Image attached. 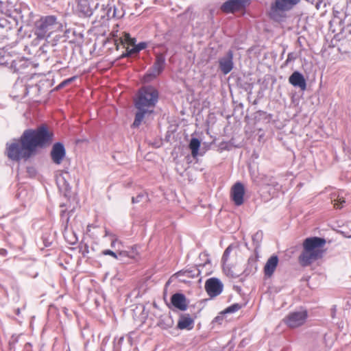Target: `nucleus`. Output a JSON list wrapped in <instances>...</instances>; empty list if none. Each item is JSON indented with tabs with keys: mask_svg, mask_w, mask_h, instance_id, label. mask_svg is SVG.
Segmentation results:
<instances>
[{
	"mask_svg": "<svg viewBox=\"0 0 351 351\" xmlns=\"http://www.w3.org/2000/svg\"><path fill=\"white\" fill-rule=\"evenodd\" d=\"M306 318V311H296L289 313L283 319V322L288 327L295 328L303 325L305 323Z\"/></svg>",
	"mask_w": 351,
	"mask_h": 351,
	"instance_id": "0eeeda50",
	"label": "nucleus"
},
{
	"mask_svg": "<svg viewBox=\"0 0 351 351\" xmlns=\"http://www.w3.org/2000/svg\"><path fill=\"white\" fill-rule=\"evenodd\" d=\"M165 64V57L162 54H158L154 65L145 75V80L149 82L158 76L162 71Z\"/></svg>",
	"mask_w": 351,
	"mask_h": 351,
	"instance_id": "1a4fd4ad",
	"label": "nucleus"
},
{
	"mask_svg": "<svg viewBox=\"0 0 351 351\" xmlns=\"http://www.w3.org/2000/svg\"><path fill=\"white\" fill-rule=\"evenodd\" d=\"M116 241H117L116 239L112 241V242H111V247H114L115 246Z\"/></svg>",
	"mask_w": 351,
	"mask_h": 351,
	"instance_id": "7c9ffc66",
	"label": "nucleus"
},
{
	"mask_svg": "<svg viewBox=\"0 0 351 351\" xmlns=\"http://www.w3.org/2000/svg\"><path fill=\"white\" fill-rule=\"evenodd\" d=\"M53 133L42 125L37 130H26L20 141L7 144V155L12 160L28 158L37 147H45L53 141Z\"/></svg>",
	"mask_w": 351,
	"mask_h": 351,
	"instance_id": "f257e3e1",
	"label": "nucleus"
},
{
	"mask_svg": "<svg viewBox=\"0 0 351 351\" xmlns=\"http://www.w3.org/2000/svg\"><path fill=\"white\" fill-rule=\"evenodd\" d=\"M301 0H274L270 5L269 16L277 22L287 17V13L297 5Z\"/></svg>",
	"mask_w": 351,
	"mask_h": 351,
	"instance_id": "39448f33",
	"label": "nucleus"
},
{
	"mask_svg": "<svg viewBox=\"0 0 351 351\" xmlns=\"http://www.w3.org/2000/svg\"><path fill=\"white\" fill-rule=\"evenodd\" d=\"M172 304L180 311H185L187 308L186 297L182 293H175L171 296Z\"/></svg>",
	"mask_w": 351,
	"mask_h": 351,
	"instance_id": "f3484780",
	"label": "nucleus"
},
{
	"mask_svg": "<svg viewBox=\"0 0 351 351\" xmlns=\"http://www.w3.org/2000/svg\"><path fill=\"white\" fill-rule=\"evenodd\" d=\"M232 250V247L231 245L228 246L226 250L224 251V253L222 256V263H223V271H226V263L228 260V257L230 256V254Z\"/></svg>",
	"mask_w": 351,
	"mask_h": 351,
	"instance_id": "aec40b11",
	"label": "nucleus"
},
{
	"mask_svg": "<svg viewBox=\"0 0 351 351\" xmlns=\"http://www.w3.org/2000/svg\"><path fill=\"white\" fill-rule=\"evenodd\" d=\"M137 255V252H136L134 248H132L131 251H121L118 254V257H128L130 258H134Z\"/></svg>",
	"mask_w": 351,
	"mask_h": 351,
	"instance_id": "412c9836",
	"label": "nucleus"
},
{
	"mask_svg": "<svg viewBox=\"0 0 351 351\" xmlns=\"http://www.w3.org/2000/svg\"><path fill=\"white\" fill-rule=\"evenodd\" d=\"M119 39L122 45H128L126 47L127 52L125 54H123L121 57H126L138 53L146 47V44L145 43H140L138 45H135V39L131 38L130 35L128 33H124L123 36L120 37Z\"/></svg>",
	"mask_w": 351,
	"mask_h": 351,
	"instance_id": "423d86ee",
	"label": "nucleus"
},
{
	"mask_svg": "<svg viewBox=\"0 0 351 351\" xmlns=\"http://www.w3.org/2000/svg\"><path fill=\"white\" fill-rule=\"evenodd\" d=\"M248 265H250L251 267L250 271L252 270V267H254L255 269H256V260L254 258H253V257L249 258Z\"/></svg>",
	"mask_w": 351,
	"mask_h": 351,
	"instance_id": "bb28decb",
	"label": "nucleus"
},
{
	"mask_svg": "<svg viewBox=\"0 0 351 351\" xmlns=\"http://www.w3.org/2000/svg\"><path fill=\"white\" fill-rule=\"evenodd\" d=\"M289 83L295 87H299L302 90L306 88V82L304 76L298 71H294L289 78Z\"/></svg>",
	"mask_w": 351,
	"mask_h": 351,
	"instance_id": "4468645a",
	"label": "nucleus"
},
{
	"mask_svg": "<svg viewBox=\"0 0 351 351\" xmlns=\"http://www.w3.org/2000/svg\"><path fill=\"white\" fill-rule=\"evenodd\" d=\"M326 243L325 239L317 237L304 239L303 250L298 258L300 264L303 267H306L322 258L326 252L324 249Z\"/></svg>",
	"mask_w": 351,
	"mask_h": 351,
	"instance_id": "7ed1b4c3",
	"label": "nucleus"
},
{
	"mask_svg": "<svg viewBox=\"0 0 351 351\" xmlns=\"http://www.w3.org/2000/svg\"><path fill=\"white\" fill-rule=\"evenodd\" d=\"M0 254L3 256H5L7 254V250L3 248H1L0 249Z\"/></svg>",
	"mask_w": 351,
	"mask_h": 351,
	"instance_id": "c756f323",
	"label": "nucleus"
},
{
	"mask_svg": "<svg viewBox=\"0 0 351 351\" xmlns=\"http://www.w3.org/2000/svg\"><path fill=\"white\" fill-rule=\"evenodd\" d=\"M228 276H233V274L232 271H230V269L229 268L228 265L226 264V271H224Z\"/></svg>",
	"mask_w": 351,
	"mask_h": 351,
	"instance_id": "c85d7f7f",
	"label": "nucleus"
},
{
	"mask_svg": "<svg viewBox=\"0 0 351 351\" xmlns=\"http://www.w3.org/2000/svg\"><path fill=\"white\" fill-rule=\"evenodd\" d=\"M9 25V22L5 18H0V27L4 28Z\"/></svg>",
	"mask_w": 351,
	"mask_h": 351,
	"instance_id": "cd10ccee",
	"label": "nucleus"
},
{
	"mask_svg": "<svg viewBox=\"0 0 351 351\" xmlns=\"http://www.w3.org/2000/svg\"><path fill=\"white\" fill-rule=\"evenodd\" d=\"M158 93L152 86L142 88L135 99V107L137 112L132 126L138 127L146 116L154 112V108L158 101Z\"/></svg>",
	"mask_w": 351,
	"mask_h": 351,
	"instance_id": "f03ea898",
	"label": "nucleus"
},
{
	"mask_svg": "<svg viewBox=\"0 0 351 351\" xmlns=\"http://www.w3.org/2000/svg\"><path fill=\"white\" fill-rule=\"evenodd\" d=\"M115 11H116V9H115V8H114V10H113V12H112V15H111V16H112V17H116V16H116V12H115Z\"/></svg>",
	"mask_w": 351,
	"mask_h": 351,
	"instance_id": "2f4dec72",
	"label": "nucleus"
},
{
	"mask_svg": "<svg viewBox=\"0 0 351 351\" xmlns=\"http://www.w3.org/2000/svg\"><path fill=\"white\" fill-rule=\"evenodd\" d=\"M62 24L53 15L42 16L36 21L34 27V34L38 40H47L53 33L62 32Z\"/></svg>",
	"mask_w": 351,
	"mask_h": 351,
	"instance_id": "20e7f679",
	"label": "nucleus"
},
{
	"mask_svg": "<svg viewBox=\"0 0 351 351\" xmlns=\"http://www.w3.org/2000/svg\"><path fill=\"white\" fill-rule=\"evenodd\" d=\"M90 229H91L90 225H88V226H87V231H88V232L90 231Z\"/></svg>",
	"mask_w": 351,
	"mask_h": 351,
	"instance_id": "72a5a7b5",
	"label": "nucleus"
},
{
	"mask_svg": "<svg viewBox=\"0 0 351 351\" xmlns=\"http://www.w3.org/2000/svg\"><path fill=\"white\" fill-rule=\"evenodd\" d=\"M30 66V62L25 58H19L11 63V68L14 73H23Z\"/></svg>",
	"mask_w": 351,
	"mask_h": 351,
	"instance_id": "2eb2a0df",
	"label": "nucleus"
},
{
	"mask_svg": "<svg viewBox=\"0 0 351 351\" xmlns=\"http://www.w3.org/2000/svg\"><path fill=\"white\" fill-rule=\"evenodd\" d=\"M233 53L232 51H228L227 53L219 59V66L221 71L227 75L233 69Z\"/></svg>",
	"mask_w": 351,
	"mask_h": 351,
	"instance_id": "f8f14e48",
	"label": "nucleus"
},
{
	"mask_svg": "<svg viewBox=\"0 0 351 351\" xmlns=\"http://www.w3.org/2000/svg\"><path fill=\"white\" fill-rule=\"evenodd\" d=\"M147 195L145 193L141 192L136 197H132V202L133 204H136L141 202L143 201H147Z\"/></svg>",
	"mask_w": 351,
	"mask_h": 351,
	"instance_id": "4be33fe9",
	"label": "nucleus"
},
{
	"mask_svg": "<svg viewBox=\"0 0 351 351\" xmlns=\"http://www.w3.org/2000/svg\"><path fill=\"white\" fill-rule=\"evenodd\" d=\"M278 258L276 255L271 256L267 261L266 264L264 267V273L267 277L269 278L274 274V273L278 266Z\"/></svg>",
	"mask_w": 351,
	"mask_h": 351,
	"instance_id": "dca6fc26",
	"label": "nucleus"
},
{
	"mask_svg": "<svg viewBox=\"0 0 351 351\" xmlns=\"http://www.w3.org/2000/svg\"><path fill=\"white\" fill-rule=\"evenodd\" d=\"M241 308V306L238 304H234L226 309V313H234Z\"/></svg>",
	"mask_w": 351,
	"mask_h": 351,
	"instance_id": "393cba45",
	"label": "nucleus"
},
{
	"mask_svg": "<svg viewBox=\"0 0 351 351\" xmlns=\"http://www.w3.org/2000/svg\"><path fill=\"white\" fill-rule=\"evenodd\" d=\"M66 150L63 144L61 143H55L51 151V157L53 162L56 165H60L65 157Z\"/></svg>",
	"mask_w": 351,
	"mask_h": 351,
	"instance_id": "ddd939ff",
	"label": "nucleus"
},
{
	"mask_svg": "<svg viewBox=\"0 0 351 351\" xmlns=\"http://www.w3.org/2000/svg\"><path fill=\"white\" fill-rule=\"evenodd\" d=\"M199 147V140L196 138H192L189 143V148L191 150V155L193 158H196L198 155V150Z\"/></svg>",
	"mask_w": 351,
	"mask_h": 351,
	"instance_id": "6ab92c4d",
	"label": "nucleus"
},
{
	"mask_svg": "<svg viewBox=\"0 0 351 351\" xmlns=\"http://www.w3.org/2000/svg\"><path fill=\"white\" fill-rule=\"evenodd\" d=\"M223 288L222 282L216 278H211L206 281L205 289L210 297L219 295L222 292Z\"/></svg>",
	"mask_w": 351,
	"mask_h": 351,
	"instance_id": "9d476101",
	"label": "nucleus"
},
{
	"mask_svg": "<svg viewBox=\"0 0 351 351\" xmlns=\"http://www.w3.org/2000/svg\"><path fill=\"white\" fill-rule=\"evenodd\" d=\"M291 59V54L288 55V58L287 60V62L289 61Z\"/></svg>",
	"mask_w": 351,
	"mask_h": 351,
	"instance_id": "f704fd0d",
	"label": "nucleus"
},
{
	"mask_svg": "<svg viewBox=\"0 0 351 351\" xmlns=\"http://www.w3.org/2000/svg\"><path fill=\"white\" fill-rule=\"evenodd\" d=\"M245 188L241 182H236L231 188L230 195L234 204L241 206L243 203Z\"/></svg>",
	"mask_w": 351,
	"mask_h": 351,
	"instance_id": "9b49d317",
	"label": "nucleus"
},
{
	"mask_svg": "<svg viewBox=\"0 0 351 351\" xmlns=\"http://www.w3.org/2000/svg\"><path fill=\"white\" fill-rule=\"evenodd\" d=\"M250 0H228L221 6V10L225 13L239 12L250 5Z\"/></svg>",
	"mask_w": 351,
	"mask_h": 351,
	"instance_id": "6e6552de",
	"label": "nucleus"
},
{
	"mask_svg": "<svg viewBox=\"0 0 351 351\" xmlns=\"http://www.w3.org/2000/svg\"><path fill=\"white\" fill-rule=\"evenodd\" d=\"M108 15L110 16V10L108 11Z\"/></svg>",
	"mask_w": 351,
	"mask_h": 351,
	"instance_id": "e433bc0d",
	"label": "nucleus"
},
{
	"mask_svg": "<svg viewBox=\"0 0 351 351\" xmlns=\"http://www.w3.org/2000/svg\"><path fill=\"white\" fill-rule=\"evenodd\" d=\"M193 326L194 320L187 314L183 315L180 317L177 325L178 328L188 330L193 329Z\"/></svg>",
	"mask_w": 351,
	"mask_h": 351,
	"instance_id": "a211bd4d",
	"label": "nucleus"
},
{
	"mask_svg": "<svg viewBox=\"0 0 351 351\" xmlns=\"http://www.w3.org/2000/svg\"><path fill=\"white\" fill-rule=\"evenodd\" d=\"M90 12H91L90 10H89L88 9H87V10L85 11V13H86V15H90Z\"/></svg>",
	"mask_w": 351,
	"mask_h": 351,
	"instance_id": "473e14b6",
	"label": "nucleus"
},
{
	"mask_svg": "<svg viewBox=\"0 0 351 351\" xmlns=\"http://www.w3.org/2000/svg\"><path fill=\"white\" fill-rule=\"evenodd\" d=\"M8 56L3 49H0V65H4L8 63Z\"/></svg>",
	"mask_w": 351,
	"mask_h": 351,
	"instance_id": "b1692460",
	"label": "nucleus"
},
{
	"mask_svg": "<svg viewBox=\"0 0 351 351\" xmlns=\"http://www.w3.org/2000/svg\"><path fill=\"white\" fill-rule=\"evenodd\" d=\"M102 254L110 255V256H112L113 258L118 259V255L115 252H114L113 251H112L110 250H105L102 251Z\"/></svg>",
	"mask_w": 351,
	"mask_h": 351,
	"instance_id": "a878e982",
	"label": "nucleus"
},
{
	"mask_svg": "<svg viewBox=\"0 0 351 351\" xmlns=\"http://www.w3.org/2000/svg\"><path fill=\"white\" fill-rule=\"evenodd\" d=\"M334 203V206L336 208H341L343 206V204H345V200L343 197L337 196V198L332 200Z\"/></svg>",
	"mask_w": 351,
	"mask_h": 351,
	"instance_id": "5701e85b",
	"label": "nucleus"
},
{
	"mask_svg": "<svg viewBox=\"0 0 351 351\" xmlns=\"http://www.w3.org/2000/svg\"><path fill=\"white\" fill-rule=\"evenodd\" d=\"M258 236H259V233H258V232H257V233L254 236L253 239H254V238H255V237H258Z\"/></svg>",
	"mask_w": 351,
	"mask_h": 351,
	"instance_id": "c9c22d12",
	"label": "nucleus"
}]
</instances>
